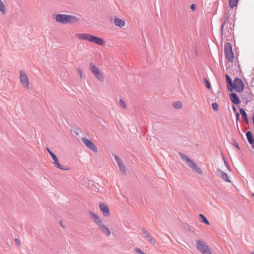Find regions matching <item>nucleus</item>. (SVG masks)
Segmentation results:
<instances>
[{
    "label": "nucleus",
    "mask_w": 254,
    "mask_h": 254,
    "mask_svg": "<svg viewBox=\"0 0 254 254\" xmlns=\"http://www.w3.org/2000/svg\"><path fill=\"white\" fill-rule=\"evenodd\" d=\"M55 19L57 22L63 24H73L79 21V19L76 16L65 14H58L56 15Z\"/></svg>",
    "instance_id": "1"
},
{
    "label": "nucleus",
    "mask_w": 254,
    "mask_h": 254,
    "mask_svg": "<svg viewBox=\"0 0 254 254\" xmlns=\"http://www.w3.org/2000/svg\"><path fill=\"white\" fill-rule=\"evenodd\" d=\"M89 213L90 214V216L93 219L94 222L98 225L99 229L101 232L103 234L109 237L111 234L110 230L107 226L102 223V221L99 217L96 214L90 211H89Z\"/></svg>",
    "instance_id": "2"
},
{
    "label": "nucleus",
    "mask_w": 254,
    "mask_h": 254,
    "mask_svg": "<svg viewBox=\"0 0 254 254\" xmlns=\"http://www.w3.org/2000/svg\"><path fill=\"white\" fill-rule=\"evenodd\" d=\"M231 25V24L229 22V17H226L221 26L222 36L229 37L231 36L232 32Z\"/></svg>",
    "instance_id": "3"
},
{
    "label": "nucleus",
    "mask_w": 254,
    "mask_h": 254,
    "mask_svg": "<svg viewBox=\"0 0 254 254\" xmlns=\"http://www.w3.org/2000/svg\"><path fill=\"white\" fill-rule=\"evenodd\" d=\"M89 69L95 77L101 82L104 81V76L99 68L92 63L89 64Z\"/></svg>",
    "instance_id": "4"
},
{
    "label": "nucleus",
    "mask_w": 254,
    "mask_h": 254,
    "mask_svg": "<svg viewBox=\"0 0 254 254\" xmlns=\"http://www.w3.org/2000/svg\"><path fill=\"white\" fill-rule=\"evenodd\" d=\"M224 52L226 58L230 62H233L234 59V54L232 49L231 44L229 43H226L224 46Z\"/></svg>",
    "instance_id": "5"
},
{
    "label": "nucleus",
    "mask_w": 254,
    "mask_h": 254,
    "mask_svg": "<svg viewBox=\"0 0 254 254\" xmlns=\"http://www.w3.org/2000/svg\"><path fill=\"white\" fill-rule=\"evenodd\" d=\"M245 85L241 79L236 77L234 80V83L232 86V91L233 89L238 93H242L244 89Z\"/></svg>",
    "instance_id": "6"
},
{
    "label": "nucleus",
    "mask_w": 254,
    "mask_h": 254,
    "mask_svg": "<svg viewBox=\"0 0 254 254\" xmlns=\"http://www.w3.org/2000/svg\"><path fill=\"white\" fill-rule=\"evenodd\" d=\"M196 247L202 254H211L208 247L201 240H196Z\"/></svg>",
    "instance_id": "7"
},
{
    "label": "nucleus",
    "mask_w": 254,
    "mask_h": 254,
    "mask_svg": "<svg viewBox=\"0 0 254 254\" xmlns=\"http://www.w3.org/2000/svg\"><path fill=\"white\" fill-rule=\"evenodd\" d=\"M47 150L49 154H50L51 157L53 159L54 162V164L55 167L63 170H68L69 169V168L68 166H64L63 165H61L58 160V159L56 155L53 153L48 148H47Z\"/></svg>",
    "instance_id": "8"
},
{
    "label": "nucleus",
    "mask_w": 254,
    "mask_h": 254,
    "mask_svg": "<svg viewBox=\"0 0 254 254\" xmlns=\"http://www.w3.org/2000/svg\"><path fill=\"white\" fill-rule=\"evenodd\" d=\"M20 80L24 87L28 89L29 88V82L26 74L22 70L19 71Z\"/></svg>",
    "instance_id": "9"
},
{
    "label": "nucleus",
    "mask_w": 254,
    "mask_h": 254,
    "mask_svg": "<svg viewBox=\"0 0 254 254\" xmlns=\"http://www.w3.org/2000/svg\"><path fill=\"white\" fill-rule=\"evenodd\" d=\"M82 142L83 143L90 149L92 150L94 152H97L98 150L96 145L89 139L86 137L82 138Z\"/></svg>",
    "instance_id": "10"
},
{
    "label": "nucleus",
    "mask_w": 254,
    "mask_h": 254,
    "mask_svg": "<svg viewBox=\"0 0 254 254\" xmlns=\"http://www.w3.org/2000/svg\"><path fill=\"white\" fill-rule=\"evenodd\" d=\"M179 154L181 158L187 163L190 168H191L193 164L195 163L193 160L190 158L186 155L180 152L179 153Z\"/></svg>",
    "instance_id": "11"
},
{
    "label": "nucleus",
    "mask_w": 254,
    "mask_h": 254,
    "mask_svg": "<svg viewBox=\"0 0 254 254\" xmlns=\"http://www.w3.org/2000/svg\"><path fill=\"white\" fill-rule=\"evenodd\" d=\"M142 231L145 235V238H146L150 244L154 245L156 242L154 238L145 229L143 228Z\"/></svg>",
    "instance_id": "12"
},
{
    "label": "nucleus",
    "mask_w": 254,
    "mask_h": 254,
    "mask_svg": "<svg viewBox=\"0 0 254 254\" xmlns=\"http://www.w3.org/2000/svg\"><path fill=\"white\" fill-rule=\"evenodd\" d=\"M76 36L79 39L87 40L90 42L92 35H91L90 34L81 33L76 34Z\"/></svg>",
    "instance_id": "13"
},
{
    "label": "nucleus",
    "mask_w": 254,
    "mask_h": 254,
    "mask_svg": "<svg viewBox=\"0 0 254 254\" xmlns=\"http://www.w3.org/2000/svg\"><path fill=\"white\" fill-rule=\"evenodd\" d=\"M90 42L94 43L100 46L104 45L105 44L104 40L100 38L92 35Z\"/></svg>",
    "instance_id": "14"
},
{
    "label": "nucleus",
    "mask_w": 254,
    "mask_h": 254,
    "mask_svg": "<svg viewBox=\"0 0 254 254\" xmlns=\"http://www.w3.org/2000/svg\"><path fill=\"white\" fill-rule=\"evenodd\" d=\"M99 207L104 216L108 217L110 215L109 209L106 205L101 203L99 205Z\"/></svg>",
    "instance_id": "15"
},
{
    "label": "nucleus",
    "mask_w": 254,
    "mask_h": 254,
    "mask_svg": "<svg viewBox=\"0 0 254 254\" xmlns=\"http://www.w3.org/2000/svg\"><path fill=\"white\" fill-rule=\"evenodd\" d=\"M230 98L232 102L236 105H238L240 103V100L236 93H232L230 94Z\"/></svg>",
    "instance_id": "16"
},
{
    "label": "nucleus",
    "mask_w": 254,
    "mask_h": 254,
    "mask_svg": "<svg viewBox=\"0 0 254 254\" xmlns=\"http://www.w3.org/2000/svg\"><path fill=\"white\" fill-rule=\"evenodd\" d=\"M246 136L249 143L252 145L253 148H254V138L251 131H248L246 132Z\"/></svg>",
    "instance_id": "17"
},
{
    "label": "nucleus",
    "mask_w": 254,
    "mask_h": 254,
    "mask_svg": "<svg viewBox=\"0 0 254 254\" xmlns=\"http://www.w3.org/2000/svg\"><path fill=\"white\" fill-rule=\"evenodd\" d=\"M217 172L218 173L219 176L222 178L225 182L230 183L231 181L229 179V177L226 173L221 170L220 169H218Z\"/></svg>",
    "instance_id": "18"
},
{
    "label": "nucleus",
    "mask_w": 254,
    "mask_h": 254,
    "mask_svg": "<svg viewBox=\"0 0 254 254\" xmlns=\"http://www.w3.org/2000/svg\"><path fill=\"white\" fill-rule=\"evenodd\" d=\"M114 23L116 26L120 28L124 27L125 25V21L118 17H116L114 19Z\"/></svg>",
    "instance_id": "19"
},
{
    "label": "nucleus",
    "mask_w": 254,
    "mask_h": 254,
    "mask_svg": "<svg viewBox=\"0 0 254 254\" xmlns=\"http://www.w3.org/2000/svg\"><path fill=\"white\" fill-rule=\"evenodd\" d=\"M225 78H226V82H227V88H228V89L229 91H231L232 92V89H231V87H232V86L233 84V82H232V80L231 79V78H230V77L227 75V74H226L225 75Z\"/></svg>",
    "instance_id": "20"
},
{
    "label": "nucleus",
    "mask_w": 254,
    "mask_h": 254,
    "mask_svg": "<svg viewBox=\"0 0 254 254\" xmlns=\"http://www.w3.org/2000/svg\"><path fill=\"white\" fill-rule=\"evenodd\" d=\"M239 110H240V113L242 117L244 119L245 122L247 124H248L249 120H248V116H247L246 112L243 108H240Z\"/></svg>",
    "instance_id": "21"
},
{
    "label": "nucleus",
    "mask_w": 254,
    "mask_h": 254,
    "mask_svg": "<svg viewBox=\"0 0 254 254\" xmlns=\"http://www.w3.org/2000/svg\"><path fill=\"white\" fill-rule=\"evenodd\" d=\"M190 168L199 174H201L202 173V171L196 163L194 164Z\"/></svg>",
    "instance_id": "22"
},
{
    "label": "nucleus",
    "mask_w": 254,
    "mask_h": 254,
    "mask_svg": "<svg viewBox=\"0 0 254 254\" xmlns=\"http://www.w3.org/2000/svg\"><path fill=\"white\" fill-rule=\"evenodd\" d=\"M190 168L199 174H201L202 173V171L196 163L194 164Z\"/></svg>",
    "instance_id": "23"
},
{
    "label": "nucleus",
    "mask_w": 254,
    "mask_h": 254,
    "mask_svg": "<svg viewBox=\"0 0 254 254\" xmlns=\"http://www.w3.org/2000/svg\"><path fill=\"white\" fill-rule=\"evenodd\" d=\"M0 12H1L3 15L6 13L5 6L1 0H0Z\"/></svg>",
    "instance_id": "24"
},
{
    "label": "nucleus",
    "mask_w": 254,
    "mask_h": 254,
    "mask_svg": "<svg viewBox=\"0 0 254 254\" xmlns=\"http://www.w3.org/2000/svg\"><path fill=\"white\" fill-rule=\"evenodd\" d=\"M120 171L124 175L126 174V170L125 168V166L123 164V162L118 165Z\"/></svg>",
    "instance_id": "25"
},
{
    "label": "nucleus",
    "mask_w": 254,
    "mask_h": 254,
    "mask_svg": "<svg viewBox=\"0 0 254 254\" xmlns=\"http://www.w3.org/2000/svg\"><path fill=\"white\" fill-rule=\"evenodd\" d=\"M238 0H229V6L233 8L236 6L238 3Z\"/></svg>",
    "instance_id": "26"
},
{
    "label": "nucleus",
    "mask_w": 254,
    "mask_h": 254,
    "mask_svg": "<svg viewBox=\"0 0 254 254\" xmlns=\"http://www.w3.org/2000/svg\"><path fill=\"white\" fill-rule=\"evenodd\" d=\"M174 107L177 109H180L182 108V104L180 102H175L174 105Z\"/></svg>",
    "instance_id": "27"
},
{
    "label": "nucleus",
    "mask_w": 254,
    "mask_h": 254,
    "mask_svg": "<svg viewBox=\"0 0 254 254\" xmlns=\"http://www.w3.org/2000/svg\"><path fill=\"white\" fill-rule=\"evenodd\" d=\"M199 217L202 218V221L203 223H204L206 224H208V225L209 224L207 218L203 214H200Z\"/></svg>",
    "instance_id": "28"
},
{
    "label": "nucleus",
    "mask_w": 254,
    "mask_h": 254,
    "mask_svg": "<svg viewBox=\"0 0 254 254\" xmlns=\"http://www.w3.org/2000/svg\"><path fill=\"white\" fill-rule=\"evenodd\" d=\"M212 108L215 111H217L219 109L218 104L217 103H213L212 104Z\"/></svg>",
    "instance_id": "29"
},
{
    "label": "nucleus",
    "mask_w": 254,
    "mask_h": 254,
    "mask_svg": "<svg viewBox=\"0 0 254 254\" xmlns=\"http://www.w3.org/2000/svg\"><path fill=\"white\" fill-rule=\"evenodd\" d=\"M119 102H120V105L124 108V109H126V103L125 102V101L122 99H120V100H119Z\"/></svg>",
    "instance_id": "30"
},
{
    "label": "nucleus",
    "mask_w": 254,
    "mask_h": 254,
    "mask_svg": "<svg viewBox=\"0 0 254 254\" xmlns=\"http://www.w3.org/2000/svg\"><path fill=\"white\" fill-rule=\"evenodd\" d=\"M114 157L118 165L122 163L121 159L118 156L114 155Z\"/></svg>",
    "instance_id": "31"
},
{
    "label": "nucleus",
    "mask_w": 254,
    "mask_h": 254,
    "mask_svg": "<svg viewBox=\"0 0 254 254\" xmlns=\"http://www.w3.org/2000/svg\"><path fill=\"white\" fill-rule=\"evenodd\" d=\"M204 84L206 86V87L208 89H210L211 86L209 84V82L206 78H204Z\"/></svg>",
    "instance_id": "32"
},
{
    "label": "nucleus",
    "mask_w": 254,
    "mask_h": 254,
    "mask_svg": "<svg viewBox=\"0 0 254 254\" xmlns=\"http://www.w3.org/2000/svg\"><path fill=\"white\" fill-rule=\"evenodd\" d=\"M135 252L138 254H145L144 253H143L141 250L139 248H136L134 249Z\"/></svg>",
    "instance_id": "33"
},
{
    "label": "nucleus",
    "mask_w": 254,
    "mask_h": 254,
    "mask_svg": "<svg viewBox=\"0 0 254 254\" xmlns=\"http://www.w3.org/2000/svg\"><path fill=\"white\" fill-rule=\"evenodd\" d=\"M233 145L234 146H235L236 147H237L238 149H240L239 146L236 140H233Z\"/></svg>",
    "instance_id": "34"
},
{
    "label": "nucleus",
    "mask_w": 254,
    "mask_h": 254,
    "mask_svg": "<svg viewBox=\"0 0 254 254\" xmlns=\"http://www.w3.org/2000/svg\"><path fill=\"white\" fill-rule=\"evenodd\" d=\"M190 8L192 11H194L196 9V5L195 4H191L190 6Z\"/></svg>",
    "instance_id": "35"
},
{
    "label": "nucleus",
    "mask_w": 254,
    "mask_h": 254,
    "mask_svg": "<svg viewBox=\"0 0 254 254\" xmlns=\"http://www.w3.org/2000/svg\"><path fill=\"white\" fill-rule=\"evenodd\" d=\"M15 244L18 246H20L21 245V243H20V241L19 239L16 238L15 239Z\"/></svg>",
    "instance_id": "36"
},
{
    "label": "nucleus",
    "mask_w": 254,
    "mask_h": 254,
    "mask_svg": "<svg viewBox=\"0 0 254 254\" xmlns=\"http://www.w3.org/2000/svg\"><path fill=\"white\" fill-rule=\"evenodd\" d=\"M77 71L80 75V78H82V71L80 68L77 69Z\"/></svg>",
    "instance_id": "37"
},
{
    "label": "nucleus",
    "mask_w": 254,
    "mask_h": 254,
    "mask_svg": "<svg viewBox=\"0 0 254 254\" xmlns=\"http://www.w3.org/2000/svg\"><path fill=\"white\" fill-rule=\"evenodd\" d=\"M236 118L237 121L240 119V115H239V113L238 112L236 113Z\"/></svg>",
    "instance_id": "38"
},
{
    "label": "nucleus",
    "mask_w": 254,
    "mask_h": 254,
    "mask_svg": "<svg viewBox=\"0 0 254 254\" xmlns=\"http://www.w3.org/2000/svg\"><path fill=\"white\" fill-rule=\"evenodd\" d=\"M74 133H75L76 135H78L79 133V129H76L73 131Z\"/></svg>",
    "instance_id": "39"
},
{
    "label": "nucleus",
    "mask_w": 254,
    "mask_h": 254,
    "mask_svg": "<svg viewBox=\"0 0 254 254\" xmlns=\"http://www.w3.org/2000/svg\"><path fill=\"white\" fill-rule=\"evenodd\" d=\"M232 109H233V110L234 112H236V108L235 107V106L234 105H233L232 106Z\"/></svg>",
    "instance_id": "40"
},
{
    "label": "nucleus",
    "mask_w": 254,
    "mask_h": 254,
    "mask_svg": "<svg viewBox=\"0 0 254 254\" xmlns=\"http://www.w3.org/2000/svg\"><path fill=\"white\" fill-rule=\"evenodd\" d=\"M224 162H225V163L226 164V166H227V168H228V169H229V168H230L229 166V165L226 163V162L225 161Z\"/></svg>",
    "instance_id": "41"
},
{
    "label": "nucleus",
    "mask_w": 254,
    "mask_h": 254,
    "mask_svg": "<svg viewBox=\"0 0 254 254\" xmlns=\"http://www.w3.org/2000/svg\"><path fill=\"white\" fill-rule=\"evenodd\" d=\"M251 254H254V252H252Z\"/></svg>",
    "instance_id": "42"
}]
</instances>
